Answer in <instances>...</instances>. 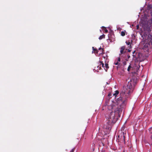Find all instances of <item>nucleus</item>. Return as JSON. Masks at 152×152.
Segmentation results:
<instances>
[{
	"mask_svg": "<svg viewBox=\"0 0 152 152\" xmlns=\"http://www.w3.org/2000/svg\"><path fill=\"white\" fill-rule=\"evenodd\" d=\"M140 32L142 39L139 46L144 51H148L150 46V43L152 41V36L148 32Z\"/></svg>",
	"mask_w": 152,
	"mask_h": 152,
	"instance_id": "1",
	"label": "nucleus"
},
{
	"mask_svg": "<svg viewBox=\"0 0 152 152\" xmlns=\"http://www.w3.org/2000/svg\"><path fill=\"white\" fill-rule=\"evenodd\" d=\"M106 117L108 119L109 124L108 126H107L105 125L104 127L106 129H108L109 128V124L111 123H115L117 121V118L115 116V113L113 112L111 113L109 115H107Z\"/></svg>",
	"mask_w": 152,
	"mask_h": 152,
	"instance_id": "2",
	"label": "nucleus"
},
{
	"mask_svg": "<svg viewBox=\"0 0 152 152\" xmlns=\"http://www.w3.org/2000/svg\"><path fill=\"white\" fill-rule=\"evenodd\" d=\"M132 81L129 82L128 85L127 86L126 90V92L128 94H129L132 92L133 90V86L132 85Z\"/></svg>",
	"mask_w": 152,
	"mask_h": 152,
	"instance_id": "3",
	"label": "nucleus"
},
{
	"mask_svg": "<svg viewBox=\"0 0 152 152\" xmlns=\"http://www.w3.org/2000/svg\"><path fill=\"white\" fill-rule=\"evenodd\" d=\"M93 50L92 51V53H93V52L94 53H95L94 52V51L95 50L96 51V52H97V53H99V54H102L103 52V49L101 48H100L99 49V50L98 51H97V50H96L95 49H94V47H93Z\"/></svg>",
	"mask_w": 152,
	"mask_h": 152,
	"instance_id": "4",
	"label": "nucleus"
},
{
	"mask_svg": "<svg viewBox=\"0 0 152 152\" xmlns=\"http://www.w3.org/2000/svg\"><path fill=\"white\" fill-rule=\"evenodd\" d=\"M99 63L100 65H102V67L104 68V69L106 70L108 68V64L105 63V65H104V64L102 62H100Z\"/></svg>",
	"mask_w": 152,
	"mask_h": 152,
	"instance_id": "5",
	"label": "nucleus"
},
{
	"mask_svg": "<svg viewBox=\"0 0 152 152\" xmlns=\"http://www.w3.org/2000/svg\"><path fill=\"white\" fill-rule=\"evenodd\" d=\"M125 48V47L123 46L121 47L120 50V53L121 54H122L123 53L124 50Z\"/></svg>",
	"mask_w": 152,
	"mask_h": 152,
	"instance_id": "6",
	"label": "nucleus"
},
{
	"mask_svg": "<svg viewBox=\"0 0 152 152\" xmlns=\"http://www.w3.org/2000/svg\"><path fill=\"white\" fill-rule=\"evenodd\" d=\"M126 32L125 31H121V35L123 36H125Z\"/></svg>",
	"mask_w": 152,
	"mask_h": 152,
	"instance_id": "7",
	"label": "nucleus"
},
{
	"mask_svg": "<svg viewBox=\"0 0 152 152\" xmlns=\"http://www.w3.org/2000/svg\"><path fill=\"white\" fill-rule=\"evenodd\" d=\"M105 35L104 34H103L102 35L100 36L99 37V39H101L103 38H104Z\"/></svg>",
	"mask_w": 152,
	"mask_h": 152,
	"instance_id": "8",
	"label": "nucleus"
},
{
	"mask_svg": "<svg viewBox=\"0 0 152 152\" xmlns=\"http://www.w3.org/2000/svg\"><path fill=\"white\" fill-rule=\"evenodd\" d=\"M102 27L103 28V30H104L105 32L107 33L108 32V30L106 29V28L105 27L103 26Z\"/></svg>",
	"mask_w": 152,
	"mask_h": 152,
	"instance_id": "9",
	"label": "nucleus"
},
{
	"mask_svg": "<svg viewBox=\"0 0 152 152\" xmlns=\"http://www.w3.org/2000/svg\"><path fill=\"white\" fill-rule=\"evenodd\" d=\"M132 68V67L131 66V65L130 64L128 66V69H127V71L129 72L130 71V69Z\"/></svg>",
	"mask_w": 152,
	"mask_h": 152,
	"instance_id": "10",
	"label": "nucleus"
},
{
	"mask_svg": "<svg viewBox=\"0 0 152 152\" xmlns=\"http://www.w3.org/2000/svg\"><path fill=\"white\" fill-rule=\"evenodd\" d=\"M118 93H119L118 91H115V94H113V95L114 96L118 94Z\"/></svg>",
	"mask_w": 152,
	"mask_h": 152,
	"instance_id": "11",
	"label": "nucleus"
},
{
	"mask_svg": "<svg viewBox=\"0 0 152 152\" xmlns=\"http://www.w3.org/2000/svg\"><path fill=\"white\" fill-rule=\"evenodd\" d=\"M126 44L127 45H130V44L131 43V42H130V41H126Z\"/></svg>",
	"mask_w": 152,
	"mask_h": 152,
	"instance_id": "12",
	"label": "nucleus"
},
{
	"mask_svg": "<svg viewBox=\"0 0 152 152\" xmlns=\"http://www.w3.org/2000/svg\"><path fill=\"white\" fill-rule=\"evenodd\" d=\"M120 61V58H118V61H118V62Z\"/></svg>",
	"mask_w": 152,
	"mask_h": 152,
	"instance_id": "13",
	"label": "nucleus"
},
{
	"mask_svg": "<svg viewBox=\"0 0 152 152\" xmlns=\"http://www.w3.org/2000/svg\"><path fill=\"white\" fill-rule=\"evenodd\" d=\"M114 64L116 65H117L118 64V62L117 61V62H116L114 63Z\"/></svg>",
	"mask_w": 152,
	"mask_h": 152,
	"instance_id": "14",
	"label": "nucleus"
},
{
	"mask_svg": "<svg viewBox=\"0 0 152 152\" xmlns=\"http://www.w3.org/2000/svg\"><path fill=\"white\" fill-rule=\"evenodd\" d=\"M74 149H72L71 151H70V152H74Z\"/></svg>",
	"mask_w": 152,
	"mask_h": 152,
	"instance_id": "15",
	"label": "nucleus"
},
{
	"mask_svg": "<svg viewBox=\"0 0 152 152\" xmlns=\"http://www.w3.org/2000/svg\"><path fill=\"white\" fill-rule=\"evenodd\" d=\"M137 29H138V28H139V25H137Z\"/></svg>",
	"mask_w": 152,
	"mask_h": 152,
	"instance_id": "16",
	"label": "nucleus"
},
{
	"mask_svg": "<svg viewBox=\"0 0 152 152\" xmlns=\"http://www.w3.org/2000/svg\"><path fill=\"white\" fill-rule=\"evenodd\" d=\"M123 134L124 139H125V136H124V132H123Z\"/></svg>",
	"mask_w": 152,
	"mask_h": 152,
	"instance_id": "17",
	"label": "nucleus"
},
{
	"mask_svg": "<svg viewBox=\"0 0 152 152\" xmlns=\"http://www.w3.org/2000/svg\"><path fill=\"white\" fill-rule=\"evenodd\" d=\"M128 52H130L131 50H129H129H128Z\"/></svg>",
	"mask_w": 152,
	"mask_h": 152,
	"instance_id": "18",
	"label": "nucleus"
},
{
	"mask_svg": "<svg viewBox=\"0 0 152 152\" xmlns=\"http://www.w3.org/2000/svg\"><path fill=\"white\" fill-rule=\"evenodd\" d=\"M126 62H124V65H126Z\"/></svg>",
	"mask_w": 152,
	"mask_h": 152,
	"instance_id": "19",
	"label": "nucleus"
},
{
	"mask_svg": "<svg viewBox=\"0 0 152 152\" xmlns=\"http://www.w3.org/2000/svg\"><path fill=\"white\" fill-rule=\"evenodd\" d=\"M135 51H134L133 52V53L134 54V52H135Z\"/></svg>",
	"mask_w": 152,
	"mask_h": 152,
	"instance_id": "20",
	"label": "nucleus"
},
{
	"mask_svg": "<svg viewBox=\"0 0 152 152\" xmlns=\"http://www.w3.org/2000/svg\"><path fill=\"white\" fill-rule=\"evenodd\" d=\"M100 31H101H101H101V30H100Z\"/></svg>",
	"mask_w": 152,
	"mask_h": 152,
	"instance_id": "21",
	"label": "nucleus"
},
{
	"mask_svg": "<svg viewBox=\"0 0 152 152\" xmlns=\"http://www.w3.org/2000/svg\"><path fill=\"white\" fill-rule=\"evenodd\" d=\"M99 69H100L101 68V67H99Z\"/></svg>",
	"mask_w": 152,
	"mask_h": 152,
	"instance_id": "22",
	"label": "nucleus"
}]
</instances>
